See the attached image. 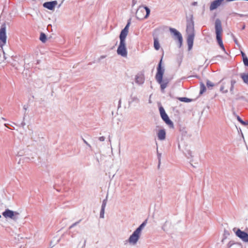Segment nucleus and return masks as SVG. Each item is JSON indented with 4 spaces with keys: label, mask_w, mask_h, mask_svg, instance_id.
<instances>
[{
    "label": "nucleus",
    "mask_w": 248,
    "mask_h": 248,
    "mask_svg": "<svg viewBox=\"0 0 248 248\" xmlns=\"http://www.w3.org/2000/svg\"><path fill=\"white\" fill-rule=\"evenodd\" d=\"M105 204L102 205V208L101 210V212L100 213V217H104V207H105Z\"/></svg>",
    "instance_id": "nucleus-25"
},
{
    "label": "nucleus",
    "mask_w": 248,
    "mask_h": 248,
    "mask_svg": "<svg viewBox=\"0 0 248 248\" xmlns=\"http://www.w3.org/2000/svg\"><path fill=\"white\" fill-rule=\"evenodd\" d=\"M135 81L138 84H142L144 82V76L142 73L138 74L135 77Z\"/></svg>",
    "instance_id": "nucleus-13"
},
{
    "label": "nucleus",
    "mask_w": 248,
    "mask_h": 248,
    "mask_svg": "<svg viewBox=\"0 0 248 248\" xmlns=\"http://www.w3.org/2000/svg\"><path fill=\"white\" fill-rule=\"evenodd\" d=\"M186 32L188 35H195L194 25L192 23H189L187 25Z\"/></svg>",
    "instance_id": "nucleus-14"
},
{
    "label": "nucleus",
    "mask_w": 248,
    "mask_h": 248,
    "mask_svg": "<svg viewBox=\"0 0 248 248\" xmlns=\"http://www.w3.org/2000/svg\"><path fill=\"white\" fill-rule=\"evenodd\" d=\"M235 234L243 241L246 242H248V234L245 232L242 231L240 229H238L235 232Z\"/></svg>",
    "instance_id": "nucleus-10"
},
{
    "label": "nucleus",
    "mask_w": 248,
    "mask_h": 248,
    "mask_svg": "<svg viewBox=\"0 0 248 248\" xmlns=\"http://www.w3.org/2000/svg\"><path fill=\"white\" fill-rule=\"evenodd\" d=\"M235 83V81H231V82L227 81L223 82L220 87V91L223 93H226L228 92V90L230 89V91L232 92Z\"/></svg>",
    "instance_id": "nucleus-4"
},
{
    "label": "nucleus",
    "mask_w": 248,
    "mask_h": 248,
    "mask_svg": "<svg viewBox=\"0 0 248 248\" xmlns=\"http://www.w3.org/2000/svg\"><path fill=\"white\" fill-rule=\"evenodd\" d=\"M215 30L217 42L222 49L225 51V48L222 40L223 29L221 22L219 19H216L215 21Z\"/></svg>",
    "instance_id": "nucleus-2"
},
{
    "label": "nucleus",
    "mask_w": 248,
    "mask_h": 248,
    "mask_svg": "<svg viewBox=\"0 0 248 248\" xmlns=\"http://www.w3.org/2000/svg\"><path fill=\"white\" fill-rule=\"evenodd\" d=\"M241 77L243 80L244 82L248 84V73L241 75Z\"/></svg>",
    "instance_id": "nucleus-19"
},
{
    "label": "nucleus",
    "mask_w": 248,
    "mask_h": 248,
    "mask_svg": "<svg viewBox=\"0 0 248 248\" xmlns=\"http://www.w3.org/2000/svg\"><path fill=\"white\" fill-rule=\"evenodd\" d=\"M7 37L6 35L5 27H2L0 29V46L2 47L6 43Z\"/></svg>",
    "instance_id": "nucleus-7"
},
{
    "label": "nucleus",
    "mask_w": 248,
    "mask_h": 248,
    "mask_svg": "<svg viewBox=\"0 0 248 248\" xmlns=\"http://www.w3.org/2000/svg\"><path fill=\"white\" fill-rule=\"evenodd\" d=\"M162 59L160 60L157 67V72L155 76V78L159 83H161L162 81L163 75L164 74V70L161 68Z\"/></svg>",
    "instance_id": "nucleus-8"
},
{
    "label": "nucleus",
    "mask_w": 248,
    "mask_h": 248,
    "mask_svg": "<svg viewBox=\"0 0 248 248\" xmlns=\"http://www.w3.org/2000/svg\"><path fill=\"white\" fill-rule=\"evenodd\" d=\"M78 223H75L74 224H73L71 227H70V228H72V227H73L74 226L76 225Z\"/></svg>",
    "instance_id": "nucleus-32"
},
{
    "label": "nucleus",
    "mask_w": 248,
    "mask_h": 248,
    "mask_svg": "<svg viewBox=\"0 0 248 248\" xmlns=\"http://www.w3.org/2000/svg\"><path fill=\"white\" fill-rule=\"evenodd\" d=\"M159 111L162 119L164 121L166 124H167L170 127L173 128V124L171 121L170 120L168 115L165 112V111L162 107H160L159 108Z\"/></svg>",
    "instance_id": "nucleus-6"
},
{
    "label": "nucleus",
    "mask_w": 248,
    "mask_h": 248,
    "mask_svg": "<svg viewBox=\"0 0 248 248\" xmlns=\"http://www.w3.org/2000/svg\"><path fill=\"white\" fill-rule=\"evenodd\" d=\"M179 100L181 101L186 102H187L189 101V99L186 97L180 98Z\"/></svg>",
    "instance_id": "nucleus-26"
},
{
    "label": "nucleus",
    "mask_w": 248,
    "mask_h": 248,
    "mask_svg": "<svg viewBox=\"0 0 248 248\" xmlns=\"http://www.w3.org/2000/svg\"><path fill=\"white\" fill-rule=\"evenodd\" d=\"M206 85L208 88H212L214 86V84L211 82L210 81H207L206 83Z\"/></svg>",
    "instance_id": "nucleus-23"
},
{
    "label": "nucleus",
    "mask_w": 248,
    "mask_h": 248,
    "mask_svg": "<svg viewBox=\"0 0 248 248\" xmlns=\"http://www.w3.org/2000/svg\"><path fill=\"white\" fill-rule=\"evenodd\" d=\"M238 120L241 122V124H245V122L244 121H243L242 120H240V119H239Z\"/></svg>",
    "instance_id": "nucleus-29"
},
{
    "label": "nucleus",
    "mask_w": 248,
    "mask_h": 248,
    "mask_svg": "<svg viewBox=\"0 0 248 248\" xmlns=\"http://www.w3.org/2000/svg\"><path fill=\"white\" fill-rule=\"evenodd\" d=\"M150 13V10L147 7L140 6L136 11V16L138 19L143 20L148 17Z\"/></svg>",
    "instance_id": "nucleus-3"
},
{
    "label": "nucleus",
    "mask_w": 248,
    "mask_h": 248,
    "mask_svg": "<svg viewBox=\"0 0 248 248\" xmlns=\"http://www.w3.org/2000/svg\"><path fill=\"white\" fill-rule=\"evenodd\" d=\"M140 233L135 230L129 238L130 243L135 244L139 239Z\"/></svg>",
    "instance_id": "nucleus-9"
},
{
    "label": "nucleus",
    "mask_w": 248,
    "mask_h": 248,
    "mask_svg": "<svg viewBox=\"0 0 248 248\" xmlns=\"http://www.w3.org/2000/svg\"><path fill=\"white\" fill-rule=\"evenodd\" d=\"M205 89V87L203 85V90L201 91V93H202V92H203L204 91Z\"/></svg>",
    "instance_id": "nucleus-31"
},
{
    "label": "nucleus",
    "mask_w": 248,
    "mask_h": 248,
    "mask_svg": "<svg viewBox=\"0 0 248 248\" xmlns=\"http://www.w3.org/2000/svg\"><path fill=\"white\" fill-rule=\"evenodd\" d=\"M170 31L171 33L174 34V35L176 37V38L178 40L180 46H181L183 41V38L181 33L176 29L173 28H170Z\"/></svg>",
    "instance_id": "nucleus-11"
},
{
    "label": "nucleus",
    "mask_w": 248,
    "mask_h": 248,
    "mask_svg": "<svg viewBox=\"0 0 248 248\" xmlns=\"http://www.w3.org/2000/svg\"><path fill=\"white\" fill-rule=\"evenodd\" d=\"M195 35H188L187 38V43L189 49H191L193 44V41Z\"/></svg>",
    "instance_id": "nucleus-16"
},
{
    "label": "nucleus",
    "mask_w": 248,
    "mask_h": 248,
    "mask_svg": "<svg viewBox=\"0 0 248 248\" xmlns=\"http://www.w3.org/2000/svg\"><path fill=\"white\" fill-rule=\"evenodd\" d=\"M2 214L5 218H10L14 220H16L17 217L19 215V213L12 211L8 209H6Z\"/></svg>",
    "instance_id": "nucleus-5"
},
{
    "label": "nucleus",
    "mask_w": 248,
    "mask_h": 248,
    "mask_svg": "<svg viewBox=\"0 0 248 248\" xmlns=\"http://www.w3.org/2000/svg\"><path fill=\"white\" fill-rule=\"evenodd\" d=\"M158 139L164 140L166 138V132L164 129H161L158 131L157 133Z\"/></svg>",
    "instance_id": "nucleus-17"
},
{
    "label": "nucleus",
    "mask_w": 248,
    "mask_h": 248,
    "mask_svg": "<svg viewBox=\"0 0 248 248\" xmlns=\"http://www.w3.org/2000/svg\"><path fill=\"white\" fill-rule=\"evenodd\" d=\"M130 21H128L124 28L121 31L120 35V45L117 49V53L123 57L127 55V50L125 47V39L128 34Z\"/></svg>",
    "instance_id": "nucleus-1"
},
{
    "label": "nucleus",
    "mask_w": 248,
    "mask_h": 248,
    "mask_svg": "<svg viewBox=\"0 0 248 248\" xmlns=\"http://www.w3.org/2000/svg\"><path fill=\"white\" fill-rule=\"evenodd\" d=\"M243 61L244 65L246 66H248V57L244 58V59H243Z\"/></svg>",
    "instance_id": "nucleus-24"
},
{
    "label": "nucleus",
    "mask_w": 248,
    "mask_h": 248,
    "mask_svg": "<svg viewBox=\"0 0 248 248\" xmlns=\"http://www.w3.org/2000/svg\"><path fill=\"white\" fill-rule=\"evenodd\" d=\"M154 46L156 50H158L160 48V45L156 38L154 39Z\"/></svg>",
    "instance_id": "nucleus-18"
},
{
    "label": "nucleus",
    "mask_w": 248,
    "mask_h": 248,
    "mask_svg": "<svg viewBox=\"0 0 248 248\" xmlns=\"http://www.w3.org/2000/svg\"><path fill=\"white\" fill-rule=\"evenodd\" d=\"M57 1H52L49 2H46L43 4V6L50 10H53L55 7V6L57 5Z\"/></svg>",
    "instance_id": "nucleus-12"
},
{
    "label": "nucleus",
    "mask_w": 248,
    "mask_h": 248,
    "mask_svg": "<svg viewBox=\"0 0 248 248\" xmlns=\"http://www.w3.org/2000/svg\"><path fill=\"white\" fill-rule=\"evenodd\" d=\"M40 40L42 42L45 43L46 41V35L43 33H41L40 36Z\"/></svg>",
    "instance_id": "nucleus-21"
},
{
    "label": "nucleus",
    "mask_w": 248,
    "mask_h": 248,
    "mask_svg": "<svg viewBox=\"0 0 248 248\" xmlns=\"http://www.w3.org/2000/svg\"><path fill=\"white\" fill-rule=\"evenodd\" d=\"M84 142H85V143L87 145H88L89 146H90V144H89L88 143V142H87L86 140H84Z\"/></svg>",
    "instance_id": "nucleus-30"
},
{
    "label": "nucleus",
    "mask_w": 248,
    "mask_h": 248,
    "mask_svg": "<svg viewBox=\"0 0 248 248\" xmlns=\"http://www.w3.org/2000/svg\"><path fill=\"white\" fill-rule=\"evenodd\" d=\"M1 217V216L0 215V218Z\"/></svg>",
    "instance_id": "nucleus-33"
},
{
    "label": "nucleus",
    "mask_w": 248,
    "mask_h": 248,
    "mask_svg": "<svg viewBox=\"0 0 248 248\" xmlns=\"http://www.w3.org/2000/svg\"><path fill=\"white\" fill-rule=\"evenodd\" d=\"M241 53L243 59H244V58L247 57V56L246 55V54L243 51H241Z\"/></svg>",
    "instance_id": "nucleus-27"
},
{
    "label": "nucleus",
    "mask_w": 248,
    "mask_h": 248,
    "mask_svg": "<svg viewBox=\"0 0 248 248\" xmlns=\"http://www.w3.org/2000/svg\"><path fill=\"white\" fill-rule=\"evenodd\" d=\"M146 221H144V222H143L136 230L140 232H141V231L142 230V229L145 226V225H146Z\"/></svg>",
    "instance_id": "nucleus-20"
},
{
    "label": "nucleus",
    "mask_w": 248,
    "mask_h": 248,
    "mask_svg": "<svg viewBox=\"0 0 248 248\" xmlns=\"http://www.w3.org/2000/svg\"><path fill=\"white\" fill-rule=\"evenodd\" d=\"M160 84H161L160 87H161V89L162 90H164L165 88H166L167 85V83H164V82H162V81Z\"/></svg>",
    "instance_id": "nucleus-22"
},
{
    "label": "nucleus",
    "mask_w": 248,
    "mask_h": 248,
    "mask_svg": "<svg viewBox=\"0 0 248 248\" xmlns=\"http://www.w3.org/2000/svg\"><path fill=\"white\" fill-rule=\"evenodd\" d=\"M228 248H242V246L239 243L231 241L228 244Z\"/></svg>",
    "instance_id": "nucleus-15"
},
{
    "label": "nucleus",
    "mask_w": 248,
    "mask_h": 248,
    "mask_svg": "<svg viewBox=\"0 0 248 248\" xmlns=\"http://www.w3.org/2000/svg\"><path fill=\"white\" fill-rule=\"evenodd\" d=\"M99 140L101 141H104L105 140V138L104 137H101L99 138Z\"/></svg>",
    "instance_id": "nucleus-28"
}]
</instances>
